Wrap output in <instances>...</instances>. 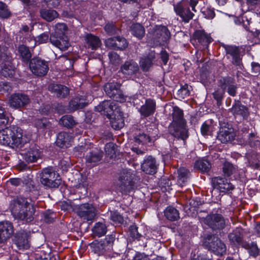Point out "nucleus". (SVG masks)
<instances>
[{
    "mask_svg": "<svg viewBox=\"0 0 260 260\" xmlns=\"http://www.w3.org/2000/svg\"><path fill=\"white\" fill-rule=\"evenodd\" d=\"M228 220L220 214L210 213L204 219L203 222L214 231H220L226 226Z\"/></svg>",
    "mask_w": 260,
    "mask_h": 260,
    "instance_id": "nucleus-10",
    "label": "nucleus"
},
{
    "mask_svg": "<svg viewBox=\"0 0 260 260\" xmlns=\"http://www.w3.org/2000/svg\"><path fill=\"white\" fill-rule=\"evenodd\" d=\"M220 86L222 89L226 90L229 95L232 96L237 94V86L234 81L230 78H224L220 80Z\"/></svg>",
    "mask_w": 260,
    "mask_h": 260,
    "instance_id": "nucleus-28",
    "label": "nucleus"
},
{
    "mask_svg": "<svg viewBox=\"0 0 260 260\" xmlns=\"http://www.w3.org/2000/svg\"><path fill=\"white\" fill-rule=\"evenodd\" d=\"M195 167L202 172H208L210 168L211 165L207 160L200 159L196 161Z\"/></svg>",
    "mask_w": 260,
    "mask_h": 260,
    "instance_id": "nucleus-48",
    "label": "nucleus"
},
{
    "mask_svg": "<svg viewBox=\"0 0 260 260\" xmlns=\"http://www.w3.org/2000/svg\"><path fill=\"white\" fill-rule=\"evenodd\" d=\"M11 15L7 6L4 3L0 2V17L7 18Z\"/></svg>",
    "mask_w": 260,
    "mask_h": 260,
    "instance_id": "nucleus-55",
    "label": "nucleus"
},
{
    "mask_svg": "<svg viewBox=\"0 0 260 260\" xmlns=\"http://www.w3.org/2000/svg\"><path fill=\"white\" fill-rule=\"evenodd\" d=\"M131 31L133 35L139 39H141L145 35L144 27L140 23H134L131 26Z\"/></svg>",
    "mask_w": 260,
    "mask_h": 260,
    "instance_id": "nucleus-42",
    "label": "nucleus"
},
{
    "mask_svg": "<svg viewBox=\"0 0 260 260\" xmlns=\"http://www.w3.org/2000/svg\"><path fill=\"white\" fill-rule=\"evenodd\" d=\"M244 247L248 250L250 255L256 257L259 254V250L258 248L257 245L254 242H251L250 243H247L244 245Z\"/></svg>",
    "mask_w": 260,
    "mask_h": 260,
    "instance_id": "nucleus-49",
    "label": "nucleus"
},
{
    "mask_svg": "<svg viewBox=\"0 0 260 260\" xmlns=\"http://www.w3.org/2000/svg\"><path fill=\"white\" fill-rule=\"evenodd\" d=\"M177 184L181 187L185 185L188 178L189 171L185 168H180L177 171Z\"/></svg>",
    "mask_w": 260,
    "mask_h": 260,
    "instance_id": "nucleus-40",
    "label": "nucleus"
},
{
    "mask_svg": "<svg viewBox=\"0 0 260 260\" xmlns=\"http://www.w3.org/2000/svg\"><path fill=\"white\" fill-rule=\"evenodd\" d=\"M30 102V99L27 95L22 93H17L10 96L9 104L11 108L17 109L27 106Z\"/></svg>",
    "mask_w": 260,
    "mask_h": 260,
    "instance_id": "nucleus-13",
    "label": "nucleus"
},
{
    "mask_svg": "<svg viewBox=\"0 0 260 260\" xmlns=\"http://www.w3.org/2000/svg\"><path fill=\"white\" fill-rule=\"evenodd\" d=\"M73 139V136L66 132L59 133L56 141V145L60 147H68L71 145Z\"/></svg>",
    "mask_w": 260,
    "mask_h": 260,
    "instance_id": "nucleus-32",
    "label": "nucleus"
},
{
    "mask_svg": "<svg viewBox=\"0 0 260 260\" xmlns=\"http://www.w3.org/2000/svg\"><path fill=\"white\" fill-rule=\"evenodd\" d=\"M248 143L251 147H254L259 145L260 142L257 140L254 133H251L249 135Z\"/></svg>",
    "mask_w": 260,
    "mask_h": 260,
    "instance_id": "nucleus-58",
    "label": "nucleus"
},
{
    "mask_svg": "<svg viewBox=\"0 0 260 260\" xmlns=\"http://www.w3.org/2000/svg\"><path fill=\"white\" fill-rule=\"evenodd\" d=\"M40 182L46 188H57L61 183L60 176L50 168L42 170Z\"/></svg>",
    "mask_w": 260,
    "mask_h": 260,
    "instance_id": "nucleus-9",
    "label": "nucleus"
},
{
    "mask_svg": "<svg viewBox=\"0 0 260 260\" xmlns=\"http://www.w3.org/2000/svg\"><path fill=\"white\" fill-rule=\"evenodd\" d=\"M110 219L115 225L121 224L124 222L123 216L117 211H110Z\"/></svg>",
    "mask_w": 260,
    "mask_h": 260,
    "instance_id": "nucleus-47",
    "label": "nucleus"
},
{
    "mask_svg": "<svg viewBox=\"0 0 260 260\" xmlns=\"http://www.w3.org/2000/svg\"><path fill=\"white\" fill-rule=\"evenodd\" d=\"M212 129L211 121H206L204 122L201 127V132L203 135H209Z\"/></svg>",
    "mask_w": 260,
    "mask_h": 260,
    "instance_id": "nucleus-54",
    "label": "nucleus"
},
{
    "mask_svg": "<svg viewBox=\"0 0 260 260\" xmlns=\"http://www.w3.org/2000/svg\"><path fill=\"white\" fill-rule=\"evenodd\" d=\"M110 62L113 65H118L121 62V58L119 55L115 52H110L108 54Z\"/></svg>",
    "mask_w": 260,
    "mask_h": 260,
    "instance_id": "nucleus-53",
    "label": "nucleus"
},
{
    "mask_svg": "<svg viewBox=\"0 0 260 260\" xmlns=\"http://www.w3.org/2000/svg\"><path fill=\"white\" fill-rule=\"evenodd\" d=\"M49 90L58 98H64L69 94V89L62 85L51 84L48 87Z\"/></svg>",
    "mask_w": 260,
    "mask_h": 260,
    "instance_id": "nucleus-33",
    "label": "nucleus"
},
{
    "mask_svg": "<svg viewBox=\"0 0 260 260\" xmlns=\"http://www.w3.org/2000/svg\"><path fill=\"white\" fill-rule=\"evenodd\" d=\"M49 124L48 120L46 118L37 119L34 122L35 126L38 129L45 128Z\"/></svg>",
    "mask_w": 260,
    "mask_h": 260,
    "instance_id": "nucleus-57",
    "label": "nucleus"
},
{
    "mask_svg": "<svg viewBox=\"0 0 260 260\" xmlns=\"http://www.w3.org/2000/svg\"><path fill=\"white\" fill-rule=\"evenodd\" d=\"M105 30L109 35H114L117 33L118 28L114 24L107 23L105 26Z\"/></svg>",
    "mask_w": 260,
    "mask_h": 260,
    "instance_id": "nucleus-56",
    "label": "nucleus"
},
{
    "mask_svg": "<svg viewBox=\"0 0 260 260\" xmlns=\"http://www.w3.org/2000/svg\"><path fill=\"white\" fill-rule=\"evenodd\" d=\"M28 141L20 127L13 126L0 131V144L12 148H20Z\"/></svg>",
    "mask_w": 260,
    "mask_h": 260,
    "instance_id": "nucleus-1",
    "label": "nucleus"
},
{
    "mask_svg": "<svg viewBox=\"0 0 260 260\" xmlns=\"http://www.w3.org/2000/svg\"><path fill=\"white\" fill-rule=\"evenodd\" d=\"M8 122V118L5 115L3 108L0 107V125H6Z\"/></svg>",
    "mask_w": 260,
    "mask_h": 260,
    "instance_id": "nucleus-61",
    "label": "nucleus"
},
{
    "mask_svg": "<svg viewBox=\"0 0 260 260\" xmlns=\"http://www.w3.org/2000/svg\"><path fill=\"white\" fill-rule=\"evenodd\" d=\"M40 156V152L38 146H31L24 154V159L28 162H35Z\"/></svg>",
    "mask_w": 260,
    "mask_h": 260,
    "instance_id": "nucleus-34",
    "label": "nucleus"
},
{
    "mask_svg": "<svg viewBox=\"0 0 260 260\" xmlns=\"http://www.w3.org/2000/svg\"><path fill=\"white\" fill-rule=\"evenodd\" d=\"M105 44L107 47L110 49H116V37L110 38L105 41Z\"/></svg>",
    "mask_w": 260,
    "mask_h": 260,
    "instance_id": "nucleus-59",
    "label": "nucleus"
},
{
    "mask_svg": "<svg viewBox=\"0 0 260 260\" xmlns=\"http://www.w3.org/2000/svg\"><path fill=\"white\" fill-rule=\"evenodd\" d=\"M155 53L153 50H149L142 57L140 60V66L144 71H148L153 65V61L155 58Z\"/></svg>",
    "mask_w": 260,
    "mask_h": 260,
    "instance_id": "nucleus-25",
    "label": "nucleus"
},
{
    "mask_svg": "<svg viewBox=\"0 0 260 260\" xmlns=\"http://www.w3.org/2000/svg\"><path fill=\"white\" fill-rule=\"evenodd\" d=\"M188 85L185 84L178 90V94L182 98L188 96L190 94L189 89H187Z\"/></svg>",
    "mask_w": 260,
    "mask_h": 260,
    "instance_id": "nucleus-60",
    "label": "nucleus"
},
{
    "mask_svg": "<svg viewBox=\"0 0 260 260\" xmlns=\"http://www.w3.org/2000/svg\"><path fill=\"white\" fill-rule=\"evenodd\" d=\"M225 50L228 57H231L232 63L238 66H240L241 62V57L240 50L236 46H228L225 48Z\"/></svg>",
    "mask_w": 260,
    "mask_h": 260,
    "instance_id": "nucleus-30",
    "label": "nucleus"
},
{
    "mask_svg": "<svg viewBox=\"0 0 260 260\" xmlns=\"http://www.w3.org/2000/svg\"><path fill=\"white\" fill-rule=\"evenodd\" d=\"M141 166L142 171L146 174L153 175L156 172L157 164L155 159L151 156L145 157Z\"/></svg>",
    "mask_w": 260,
    "mask_h": 260,
    "instance_id": "nucleus-22",
    "label": "nucleus"
},
{
    "mask_svg": "<svg viewBox=\"0 0 260 260\" xmlns=\"http://www.w3.org/2000/svg\"><path fill=\"white\" fill-rule=\"evenodd\" d=\"M148 134L143 132H139L136 133L134 138V141L136 145H144L151 142L152 139L155 138L157 135V129L155 128L152 132L148 130Z\"/></svg>",
    "mask_w": 260,
    "mask_h": 260,
    "instance_id": "nucleus-17",
    "label": "nucleus"
},
{
    "mask_svg": "<svg viewBox=\"0 0 260 260\" xmlns=\"http://www.w3.org/2000/svg\"><path fill=\"white\" fill-rule=\"evenodd\" d=\"M119 109L120 108L115 102L111 101H103L95 107L96 111L106 115L108 118L112 116L114 113H115L116 110Z\"/></svg>",
    "mask_w": 260,
    "mask_h": 260,
    "instance_id": "nucleus-15",
    "label": "nucleus"
},
{
    "mask_svg": "<svg viewBox=\"0 0 260 260\" xmlns=\"http://www.w3.org/2000/svg\"><path fill=\"white\" fill-rule=\"evenodd\" d=\"M156 110V103L154 100L148 99L140 108L139 111L141 115L147 117L154 114Z\"/></svg>",
    "mask_w": 260,
    "mask_h": 260,
    "instance_id": "nucleus-26",
    "label": "nucleus"
},
{
    "mask_svg": "<svg viewBox=\"0 0 260 260\" xmlns=\"http://www.w3.org/2000/svg\"><path fill=\"white\" fill-rule=\"evenodd\" d=\"M55 31L51 34L50 42L60 50H66L69 46L67 37L64 35L67 27L65 24L59 23L55 26Z\"/></svg>",
    "mask_w": 260,
    "mask_h": 260,
    "instance_id": "nucleus-5",
    "label": "nucleus"
},
{
    "mask_svg": "<svg viewBox=\"0 0 260 260\" xmlns=\"http://www.w3.org/2000/svg\"><path fill=\"white\" fill-rule=\"evenodd\" d=\"M198 3V0H182L180 2L174 6V9L175 13L182 19L184 23H188L193 18L194 14L191 12L189 6L192 11L196 12V6Z\"/></svg>",
    "mask_w": 260,
    "mask_h": 260,
    "instance_id": "nucleus-4",
    "label": "nucleus"
},
{
    "mask_svg": "<svg viewBox=\"0 0 260 260\" xmlns=\"http://www.w3.org/2000/svg\"><path fill=\"white\" fill-rule=\"evenodd\" d=\"M203 246L208 250L217 255H222L225 253L226 246L224 243L213 234L204 236L202 240Z\"/></svg>",
    "mask_w": 260,
    "mask_h": 260,
    "instance_id": "nucleus-6",
    "label": "nucleus"
},
{
    "mask_svg": "<svg viewBox=\"0 0 260 260\" xmlns=\"http://www.w3.org/2000/svg\"><path fill=\"white\" fill-rule=\"evenodd\" d=\"M85 40L88 47L92 50L97 49L102 44L99 37L91 34H88L85 36Z\"/></svg>",
    "mask_w": 260,
    "mask_h": 260,
    "instance_id": "nucleus-36",
    "label": "nucleus"
},
{
    "mask_svg": "<svg viewBox=\"0 0 260 260\" xmlns=\"http://www.w3.org/2000/svg\"><path fill=\"white\" fill-rule=\"evenodd\" d=\"M35 211V207L30 200L20 197L14 201L12 212L20 219L27 222L32 221Z\"/></svg>",
    "mask_w": 260,
    "mask_h": 260,
    "instance_id": "nucleus-2",
    "label": "nucleus"
},
{
    "mask_svg": "<svg viewBox=\"0 0 260 260\" xmlns=\"http://www.w3.org/2000/svg\"><path fill=\"white\" fill-rule=\"evenodd\" d=\"M108 118L111 119V126L114 129H119L124 126V117L120 109L116 110L112 116Z\"/></svg>",
    "mask_w": 260,
    "mask_h": 260,
    "instance_id": "nucleus-29",
    "label": "nucleus"
},
{
    "mask_svg": "<svg viewBox=\"0 0 260 260\" xmlns=\"http://www.w3.org/2000/svg\"><path fill=\"white\" fill-rule=\"evenodd\" d=\"M49 39V36L47 34L43 33L38 36L36 38L34 37L27 39L25 40L26 44L30 48L35 47L37 45L46 43Z\"/></svg>",
    "mask_w": 260,
    "mask_h": 260,
    "instance_id": "nucleus-35",
    "label": "nucleus"
},
{
    "mask_svg": "<svg viewBox=\"0 0 260 260\" xmlns=\"http://www.w3.org/2000/svg\"><path fill=\"white\" fill-rule=\"evenodd\" d=\"M120 72L127 78H131L139 71V66L133 59H129L123 63L120 69Z\"/></svg>",
    "mask_w": 260,
    "mask_h": 260,
    "instance_id": "nucleus-16",
    "label": "nucleus"
},
{
    "mask_svg": "<svg viewBox=\"0 0 260 260\" xmlns=\"http://www.w3.org/2000/svg\"><path fill=\"white\" fill-rule=\"evenodd\" d=\"M86 105L85 100L83 98L76 97L70 102L69 108L71 111H74L77 109L83 108Z\"/></svg>",
    "mask_w": 260,
    "mask_h": 260,
    "instance_id": "nucleus-39",
    "label": "nucleus"
},
{
    "mask_svg": "<svg viewBox=\"0 0 260 260\" xmlns=\"http://www.w3.org/2000/svg\"><path fill=\"white\" fill-rule=\"evenodd\" d=\"M133 260H150V259L145 254L139 253L136 255Z\"/></svg>",
    "mask_w": 260,
    "mask_h": 260,
    "instance_id": "nucleus-64",
    "label": "nucleus"
},
{
    "mask_svg": "<svg viewBox=\"0 0 260 260\" xmlns=\"http://www.w3.org/2000/svg\"><path fill=\"white\" fill-rule=\"evenodd\" d=\"M14 233L13 224L8 221L0 222V242L3 243L10 239Z\"/></svg>",
    "mask_w": 260,
    "mask_h": 260,
    "instance_id": "nucleus-21",
    "label": "nucleus"
},
{
    "mask_svg": "<svg viewBox=\"0 0 260 260\" xmlns=\"http://www.w3.org/2000/svg\"><path fill=\"white\" fill-rule=\"evenodd\" d=\"M133 178L134 175L131 170L127 169L122 170L119 174L116 184L117 189L123 193H129L133 190L135 187Z\"/></svg>",
    "mask_w": 260,
    "mask_h": 260,
    "instance_id": "nucleus-8",
    "label": "nucleus"
},
{
    "mask_svg": "<svg viewBox=\"0 0 260 260\" xmlns=\"http://www.w3.org/2000/svg\"><path fill=\"white\" fill-rule=\"evenodd\" d=\"M231 110L236 117H240L243 119H246L249 115L248 108L238 101H235Z\"/></svg>",
    "mask_w": 260,
    "mask_h": 260,
    "instance_id": "nucleus-24",
    "label": "nucleus"
},
{
    "mask_svg": "<svg viewBox=\"0 0 260 260\" xmlns=\"http://www.w3.org/2000/svg\"><path fill=\"white\" fill-rule=\"evenodd\" d=\"M28 236V233L24 230L15 234L14 242L19 249H27L29 247Z\"/></svg>",
    "mask_w": 260,
    "mask_h": 260,
    "instance_id": "nucleus-20",
    "label": "nucleus"
},
{
    "mask_svg": "<svg viewBox=\"0 0 260 260\" xmlns=\"http://www.w3.org/2000/svg\"><path fill=\"white\" fill-rule=\"evenodd\" d=\"M40 13L41 17L47 21H51L58 16L57 12L53 10L44 9L41 10Z\"/></svg>",
    "mask_w": 260,
    "mask_h": 260,
    "instance_id": "nucleus-45",
    "label": "nucleus"
},
{
    "mask_svg": "<svg viewBox=\"0 0 260 260\" xmlns=\"http://www.w3.org/2000/svg\"><path fill=\"white\" fill-rule=\"evenodd\" d=\"M103 157V152L98 148H94L86 154L85 159L87 163L95 166Z\"/></svg>",
    "mask_w": 260,
    "mask_h": 260,
    "instance_id": "nucleus-31",
    "label": "nucleus"
},
{
    "mask_svg": "<svg viewBox=\"0 0 260 260\" xmlns=\"http://www.w3.org/2000/svg\"><path fill=\"white\" fill-rule=\"evenodd\" d=\"M194 37L200 44L204 46L212 42L211 38L204 30H197L194 34Z\"/></svg>",
    "mask_w": 260,
    "mask_h": 260,
    "instance_id": "nucleus-37",
    "label": "nucleus"
},
{
    "mask_svg": "<svg viewBox=\"0 0 260 260\" xmlns=\"http://www.w3.org/2000/svg\"><path fill=\"white\" fill-rule=\"evenodd\" d=\"M115 240V235L111 234L104 239L94 240L90 245L91 251L98 255L106 254L112 250Z\"/></svg>",
    "mask_w": 260,
    "mask_h": 260,
    "instance_id": "nucleus-7",
    "label": "nucleus"
},
{
    "mask_svg": "<svg viewBox=\"0 0 260 260\" xmlns=\"http://www.w3.org/2000/svg\"><path fill=\"white\" fill-rule=\"evenodd\" d=\"M29 45L26 47L21 45L18 47V52L23 62L28 63L31 60V53L29 49Z\"/></svg>",
    "mask_w": 260,
    "mask_h": 260,
    "instance_id": "nucleus-41",
    "label": "nucleus"
},
{
    "mask_svg": "<svg viewBox=\"0 0 260 260\" xmlns=\"http://www.w3.org/2000/svg\"><path fill=\"white\" fill-rule=\"evenodd\" d=\"M154 39L159 44L166 43L170 38L171 34L165 26H157L153 33Z\"/></svg>",
    "mask_w": 260,
    "mask_h": 260,
    "instance_id": "nucleus-23",
    "label": "nucleus"
},
{
    "mask_svg": "<svg viewBox=\"0 0 260 260\" xmlns=\"http://www.w3.org/2000/svg\"><path fill=\"white\" fill-rule=\"evenodd\" d=\"M130 237L134 239L140 240L142 237L141 234L138 232V228L135 225L130 226L129 229Z\"/></svg>",
    "mask_w": 260,
    "mask_h": 260,
    "instance_id": "nucleus-52",
    "label": "nucleus"
},
{
    "mask_svg": "<svg viewBox=\"0 0 260 260\" xmlns=\"http://www.w3.org/2000/svg\"><path fill=\"white\" fill-rule=\"evenodd\" d=\"M172 117L173 123L169 128L170 133L176 138L185 140L188 137V134L185 127L183 111L177 106L173 107Z\"/></svg>",
    "mask_w": 260,
    "mask_h": 260,
    "instance_id": "nucleus-3",
    "label": "nucleus"
},
{
    "mask_svg": "<svg viewBox=\"0 0 260 260\" xmlns=\"http://www.w3.org/2000/svg\"><path fill=\"white\" fill-rule=\"evenodd\" d=\"M224 93V90H219L218 89L215 91L213 93V95L214 98L217 101V102L221 101L223 97V94Z\"/></svg>",
    "mask_w": 260,
    "mask_h": 260,
    "instance_id": "nucleus-62",
    "label": "nucleus"
},
{
    "mask_svg": "<svg viewBox=\"0 0 260 260\" xmlns=\"http://www.w3.org/2000/svg\"><path fill=\"white\" fill-rule=\"evenodd\" d=\"M116 49L123 50L128 46V43L126 40L122 37H116Z\"/></svg>",
    "mask_w": 260,
    "mask_h": 260,
    "instance_id": "nucleus-50",
    "label": "nucleus"
},
{
    "mask_svg": "<svg viewBox=\"0 0 260 260\" xmlns=\"http://www.w3.org/2000/svg\"><path fill=\"white\" fill-rule=\"evenodd\" d=\"M235 134L232 128L221 127L217 135V139L222 143L231 142L235 139Z\"/></svg>",
    "mask_w": 260,
    "mask_h": 260,
    "instance_id": "nucleus-27",
    "label": "nucleus"
},
{
    "mask_svg": "<svg viewBox=\"0 0 260 260\" xmlns=\"http://www.w3.org/2000/svg\"><path fill=\"white\" fill-rule=\"evenodd\" d=\"M11 55L7 47L0 45V60Z\"/></svg>",
    "mask_w": 260,
    "mask_h": 260,
    "instance_id": "nucleus-63",
    "label": "nucleus"
},
{
    "mask_svg": "<svg viewBox=\"0 0 260 260\" xmlns=\"http://www.w3.org/2000/svg\"><path fill=\"white\" fill-rule=\"evenodd\" d=\"M59 123L68 128H72L77 123L73 117L69 115L62 116L59 120Z\"/></svg>",
    "mask_w": 260,
    "mask_h": 260,
    "instance_id": "nucleus-46",
    "label": "nucleus"
},
{
    "mask_svg": "<svg viewBox=\"0 0 260 260\" xmlns=\"http://www.w3.org/2000/svg\"><path fill=\"white\" fill-rule=\"evenodd\" d=\"M230 242L234 245H238L242 241V231L241 229L237 228L228 235Z\"/></svg>",
    "mask_w": 260,
    "mask_h": 260,
    "instance_id": "nucleus-38",
    "label": "nucleus"
},
{
    "mask_svg": "<svg viewBox=\"0 0 260 260\" xmlns=\"http://www.w3.org/2000/svg\"><path fill=\"white\" fill-rule=\"evenodd\" d=\"M76 212L79 217L87 221H92L95 216V208L88 203L79 206Z\"/></svg>",
    "mask_w": 260,
    "mask_h": 260,
    "instance_id": "nucleus-14",
    "label": "nucleus"
},
{
    "mask_svg": "<svg viewBox=\"0 0 260 260\" xmlns=\"http://www.w3.org/2000/svg\"><path fill=\"white\" fill-rule=\"evenodd\" d=\"M31 72L37 76H44L47 73L49 67L47 61L39 57H34L29 61Z\"/></svg>",
    "mask_w": 260,
    "mask_h": 260,
    "instance_id": "nucleus-11",
    "label": "nucleus"
},
{
    "mask_svg": "<svg viewBox=\"0 0 260 260\" xmlns=\"http://www.w3.org/2000/svg\"><path fill=\"white\" fill-rule=\"evenodd\" d=\"M120 88V84L113 82L106 84L104 90L107 95L114 100L119 102H123L125 101V98Z\"/></svg>",
    "mask_w": 260,
    "mask_h": 260,
    "instance_id": "nucleus-12",
    "label": "nucleus"
},
{
    "mask_svg": "<svg viewBox=\"0 0 260 260\" xmlns=\"http://www.w3.org/2000/svg\"><path fill=\"white\" fill-rule=\"evenodd\" d=\"M5 56L6 58L1 60V74L5 77H12L15 69L12 63V56L11 55Z\"/></svg>",
    "mask_w": 260,
    "mask_h": 260,
    "instance_id": "nucleus-18",
    "label": "nucleus"
},
{
    "mask_svg": "<svg viewBox=\"0 0 260 260\" xmlns=\"http://www.w3.org/2000/svg\"><path fill=\"white\" fill-rule=\"evenodd\" d=\"M222 170L225 175L230 176L235 172L236 168L230 162H225L223 166Z\"/></svg>",
    "mask_w": 260,
    "mask_h": 260,
    "instance_id": "nucleus-51",
    "label": "nucleus"
},
{
    "mask_svg": "<svg viewBox=\"0 0 260 260\" xmlns=\"http://www.w3.org/2000/svg\"><path fill=\"white\" fill-rule=\"evenodd\" d=\"M212 182L214 187L218 189L221 192H229L234 189V186L231 182L221 177L213 178Z\"/></svg>",
    "mask_w": 260,
    "mask_h": 260,
    "instance_id": "nucleus-19",
    "label": "nucleus"
},
{
    "mask_svg": "<svg viewBox=\"0 0 260 260\" xmlns=\"http://www.w3.org/2000/svg\"><path fill=\"white\" fill-rule=\"evenodd\" d=\"M92 231L94 236L100 237L106 234L107 226L102 222H98L93 227Z\"/></svg>",
    "mask_w": 260,
    "mask_h": 260,
    "instance_id": "nucleus-44",
    "label": "nucleus"
},
{
    "mask_svg": "<svg viewBox=\"0 0 260 260\" xmlns=\"http://www.w3.org/2000/svg\"><path fill=\"white\" fill-rule=\"evenodd\" d=\"M165 215L170 221H176L180 218L179 211L173 207H168L166 208Z\"/></svg>",
    "mask_w": 260,
    "mask_h": 260,
    "instance_id": "nucleus-43",
    "label": "nucleus"
}]
</instances>
